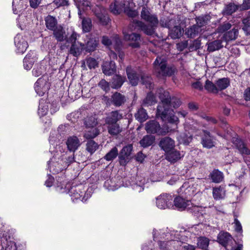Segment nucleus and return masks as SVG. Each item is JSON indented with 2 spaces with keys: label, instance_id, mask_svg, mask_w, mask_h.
I'll return each instance as SVG.
<instances>
[{
  "label": "nucleus",
  "instance_id": "f257e3e1",
  "mask_svg": "<svg viewBox=\"0 0 250 250\" xmlns=\"http://www.w3.org/2000/svg\"><path fill=\"white\" fill-rule=\"evenodd\" d=\"M153 235L154 240L158 241L161 250H178L181 242L187 241L190 236L188 230L178 231L167 229L159 231L153 230Z\"/></svg>",
  "mask_w": 250,
  "mask_h": 250
},
{
  "label": "nucleus",
  "instance_id": "f03ea898",
  "mask_svg": "<svg viewBox=\"0 0 250 250\" xmlns=\"http://www.w3.org/2000/svg\"><path fill=\"white\" fill-rule=\"evenodd\" d=\"M117 173H93L90 176L85 173H79L77 176L79 182L83 184L85 181L90 184H96L102 180H105L104 187L108 190L117 189L121 183L122 177Z\"/></svg>",
  "mask_w": 250,
  "mask_h": 250
},
{
  "label": "nucleus",
  "instance_id": "7ed1b4c3",
  "mask_svg": "<svg viewBox=\"0 0 250 250\" xmlns=\"http://www.w3.org/2000/svg\"><path fill=\"white\" fill-rule=\"evenodd\" d=\"M159 97L161 103L157 107V116L160 117L162 119L166 117L170 109V106H172L176 108L180 106L181 102L180 100L176 98H173L171 99L168 92L164 91L163 89H160L158 92Z\"/></svg>",
  "mask_w": 250,
  "mask_h": 250
},
{
  "label": "nucleus",
  "instance_id": "20e7f679",
  "mask_svg": "<svg viewBox=\"0 0 250 250\" xmlns=\"http://www.w3.org/2000/svg\"><path fill=\"white\" fill-rule=\"evenodd\" d=\"M142 18L151 24V26H148L142 21L138 20H133L132 26L134 29H138L143 31L145 33L148 35H152L154 32V27L158 23V20L156 16L152 15L146 6H143L141 14Z\"/></svg>",
  "mask_w": 250,
  "mask_h": 250
},
{
  "label": "nucleus",
  "instance_id": "39448f33",
  "mask_svg": "<svg viewBox=\"0 0 250 250\" xmlns=\"http://www.w3.org/2000/svg\"><path fill=\"white\" fill-rule=\"evenodd\" d=\"M61 147V146H58V148L60 149V152L57 150L56 154L48 162V165L50 171L66 170L69 164L74 161V157L69 156L66 158L64 154L62 153Z\"/></svg>",
  "mask_w": 250,
  "mask_h": 250
},
{
  "label": "nucleus",
  "instance_id": "423d86ee",
  "mask_svg": "<svg viewBox=\"0 0 250 250\" xmlns=\"http://www.w3.org/2000/svg\"><path fill=\"white\" fill-rule=\"evenodd\" d=\"M78 182H79V180L77 179V178L74 179L72 184L70 183H67L65 186L64 188L66 189V191L68 190L69 192L73 201L74 199H80L82 201H83V200L86 201L90 195H88L87 193H85L84 196L82 198L83 193L85 192V190L84 189L83 184L80 183L78 185H77Z\"/></svg>",
  "mask_w": 250,
  "mask_h": 250
},
{
  "label": "nucleus",
  "instance_id": "0eeeda50",
  "mask_svg": "<svg viewBox=\"0 0 250 250\" xmlns=\"http://www.w3.org/2000/svg\"><path fill=\"white\" fill-rule=\"evenodd\" d=\"M155 71L158 77L170 76L176 71L174 66H167L166 61L164 57H157L154 62Z\"/></svg>",
  "mask_w": 250,
  "mask_h": 250
},
{
  "label": "nucleus",
  "instance_id": "6e6552de",
  "mask_svg": "<svg viewBox=\"0 0 250 250\" xmlns=\"http://www.w3.org/2000/svg\"><path fill=\"white\" fill-rule=\"evenodd\" d=\"M174 204L177 208L182 210L192 208L193 213L197 217L200 218L203 214L202 212L203 210L202 208L197 206L192 207L190 200L188 199H186L183 197H176L174 200Z\"/></svg>",
  "mask_w": 250,
  "mask_h": 250
},
{
  "label": "nucleus",
  "instance_id": "1a4fd4ad",
  "mask_svg": "<svg viewBox=\"0 0 250 250\" xmlns=\"http://www.w3.org/2000/svg\"><path fill=\"white\" fill-rule=\"evenodd\" d=\"M126 71L128 79L130 83L132 85H136L140 81L139 77H141V82L145 85L146 88L151 89L152 87L151 79L143 74H137L134 70H132L130 67H127Z\"/></svg>",
  "mask_w": 250,
  "mask_h": 250
},
{
  "label": "nucleus",
  "instance_id": "9d476101",
  "mask_svg": "<svg viewBox=\"0 0 250 250\" xmlns=\"http://www.w3.org/2000/svg\"><path fill=\"white\" fill-rule=\"evenodd\" d=\"M218 241L226 250H243V245L238 244L232 236L227 232H221L218 234Z\"/></svg>",
  "mask_w": 250,
  "mask_h": 250
},
{
  "label": "nucleus",
  "instance_id": "9b49d317",
  "mask_svg": "<svg viewBox=\"0 0 250 250\" xmlns=\"http://www.w3.org/2000/svg\"><path fill=\"white\" fill-rule=\"evenodd\" d=\"M145 173H133L131 174L130 181H129L132 188L136 192L142 191L144 188V186L148 179H146Z\"/></svg>",
  "mask_w": 250,
  "mask_h": 250
},
{
  "label": "nucleus",
  "instance_id": "f8f14e48",
  "mask_svg": "<svg viewBox=\"0 0 250 250\" xmlns=\"http://www.w3.org/2000/svg\"><path fill=\"white\" fill-rule=\"evenodd\" d=\"M145 129L148 133L165 135L172 131L167 126L161 127L159 123L155 120H151L146 124Z\"/></svg>",
  "mask_w": 250,
  "mask_h": 250
},
{
  "label": "nucleus",
  "instance_id": "ddd939ff",
  "mask_svg": "<svg viewBox=\"0 0 250 250\" xmlns=\"http://www.w3.org/2000/svg\"><path fill=\"white\" fill-rule=\"evenodd\" d=\"M173 198L171 195L167 193L161 194L156 198V205L160 209H166L173 207Z\"/></svg>",
  "mask_w": 250,
  "mask_h": 250
},
{
  "label": "nucleus",
  "instance_id": "4468645a",
  "mask_svg": "<svg viewBox=\"0 0 250 250\" xmlns=\"http://www.w3.org/2000/svg\"><path fill=\"white\" fill-rule=\"evenodd\" d=\"M123 33L124 35V40L129 42V46L133 48H137L139 47L141 39L139 34L135 33L130 34L126 30H124Z\"/></svg>",
  "mask_w": 250,
  "mask_h": 250
},
{
  "label": "nucleus",
  "instance_id": "2eb2a0df",
  "mask_svg": "<svg viewBox=\"0 0 250 250\" xmlns=\"http://www.w3.org/2000/svg\"><path fill=\"white\" fill-rule=\"evenodd\" d=\"M50 83L44 77L38 79L35 83L34 88L38 95L43 96L49 89Z\"/></svg>",
  "mask_w": 250,
  "mask_h": 250
},
{
  "label": "nucleus",
  "instance_id": "dca6fc26",
  "mask_svg": "<svg viewBox=\"0 0 250 250\" xmlns=\"http://www.w3.org/2000/svg\"><path fill=\"white\" fill-rule=\"evenodd\" d=\"M104 101L106 104H113L115 106H120L123 104L126 101V98L125 96L119 92L114 93L110 99L104 97Z\"/></svg>",
  "mask_w": 250,
  "mask_h": 250
},
{
  "label": "nucleus",
  "instance_id": "f3484780",
  "mask_svg": "<svg viewBox=\"0 0 250 250\" xmlns=\"http://www.w3.org/2000/svg\"><path fill=\"white\" fill-rule=\"evenodd\" d=\"M193 185L190 186L188 182H185L179 189V192L187 199L190 198L198 192Z\"/></svg>",
  "mask_w": 250,
  "mask_h": 250
},
{
  "label": "nucleus",
  "instance_id": "a211bd4d",
  "mask_svg": "<svg viewBox=\"0 0 250 250\" xmlns=\"http://www.w3.org/2000/svg\"><path fill=\"white\" fill-rule=\"evenodd\" d=\"M95 15L99 22L103 25H106L109 21L105 9L100 6H97L94 10Z\"/></svg>",
  "mask_w": 250,
  "mask_h": 250
},
{
  "label": "nucleus",
  "instance_id": "6ab92c4d",
  "mask_svg": "<svg viewBox=\"0 0 250 250\" xmlns=\"http://www.w3.org/2000/svg\"><path fill=\"white\" fill-rule=\"evenodd\" d=\"M133 146L129 144L124 146L119 154V160L121 165L125 166L128 161L129 157L131 153Z\"/></svg>",
  "mask_w": 250,
  "mask_h": 250
},
{
  "label": "nucleus",
  "instance_id": "aec40b11",
  "mask_svg": "<svg viewBox=\"0 0 250 250\" xmlns=\"http://www.w3.org/2000/svg\"><path fill=\"white\" fill-rule=\"evenodd\" d=\"M14 42L19 53H24L28 47V43L24 37L21 34H18L15 37Z\"/></svg>",
  "mask_w": 250,
  "mask_h": 250
},
{
  "label": "nucleus",
  "instance_id": "412c9836",
  "mask_svg": "<svg viewBox=\"0 0 250 250\" xmlns=\"http://www.w3.org/2000/svg\"><path fill=\"white\" fill-rule=\"evenodd\" d=\"M102 43L107 47H110L113 44V43H114V48L115 49H118L121 46L122 42L121 39L119 38V36L116 35L111 37V38H109L106 36H103L102 39Z\"/></svg>",
  "mask_w": 250,
  "mask_h": 250
},
{
  "label": "nucleus",
  "instance_id": "4be33fe9",
  "mask_svg": "<svg viewBox=\"0 0 250 250\" xmlns=\"http://www.w3.org/2000/svg\"><path fill=\"white\" fill-rule=\"evenodd\" d=\"M159 146L165 152L168 153L174 149L175 147V142L171 138L168 137H166L160 140Z\"/></svg>",
  "mask_w": 250,
  "mask_h": 250
},
{
  "label": "nucleus",
  "instance_id": "5701e85b",
  "mask_svg": "<svg viewBox=\"0 0 250 250\" xmlns=\"http://www.w3.org/2000/svg\"><path fill=\"white\" fill-rule=\"evenodd\" d=\"M214 138L208 131H204L202 136V144L204 147L210 148L214 146Z\"/></svg>",
  "mask_w": 250,
  "mask_h": 250
},
{
  "label": "nucleus",
  "instance_id": "b1692460",
  "mask_svg": "<svg viewBox=\"0 0 250 250\" xmlns=\"http://www.w3.org/2000/svg\"><path fill=\"white\" fill-rule=\"evenodd\" d=\"M37 59L36 53L34 52L30 51L29 52L23 60L24 68L26 70L30 69Z\"/></svg>",
  "mask_w": 250,
  "mask_h": 250
},
{
  "label": "nucleus",
  "instance_id": "393cba45",
  "mask_svg": "<svg viewBox=\"0 0 250 250\" xmlns=\"http://www.w3.org/2000/svg\"><path fill=\"white\" fill-rule=\"evenodd\" d=\"M122 117V114L119 113L118 111H113L107 115L104 121L106 124L117 123Z\"/></svg>",
  "mask_w": 250,
  "mask_h": 250
},
{
  "label": "nucleus",
  "instance_id": "a878e982",
  "mask_svg": "<svg viewBox=\"0 0 250 250\" xmlns=\"http://www.w3.org/2000/svg\"><path fill=\"white\" fill-rule=\"evenodd\" d=\"M66 145L69 151L74 152L80 146L81 143L76 136H72L68 138Z\"/></svg>",
  "mask_w": 250,
  "mask_h": 250
},
{
  "label": "nucleus",
  "instance_id": "bb28decb",
  "mask_svg": "<svg viewBox=\"0 0 250 250\" xmlns=\"http://www.w3.org/2000/svg\"><path fill=\"white\" fill-rule=\"evenodd\" d=\"M226 190L223 186H220L213 188L212 189V195L213 198L216 200H222L226 196Z\"/></svg>",
  "mask_w": 250,
  "mask_h": 250
},
{
  "label": "nucleus",
  "instance_id": "cd10ccee",
  "mask_svg": "<svg viewBox=\"0 0 250 250\" xmlns=\"http://www.w3.org/2000/svg\"><path fill=\"white\" fill-rule=\"evenodd\" d=\"M84 50V44L77 42V43H73L70 48L69 52L74 56H79Z\"/></svg>",
  "mask_w": 250,
  "mask_h": 250
},
{
  "label": "nucleus",
  "instance_id": "c85d7f7f",
  "mask_svg": "<svg viewBox=\"0 0 250 250\" xmlns=\"http://www.w3.org/2000/svg\"><path fill=\"white\" fill-rule=\"evenodd\" d=\"M103 73L106 75H111L116 71L115 63L113 61L106 62L104 63L102 66Z\"/></svg>",
  "mask_w": 250,
  "mask_h": 250
},
{
  "label": "nucleus",
  "instance_id": "c756f323",
  "mask_svg": "<svg viewBox=\"0 0 250 250\" xmlns=\"http://www.w3.org/2000/svg\"><path fill=\"white\" fill-rule=\"evenodd\" d=\"M76 4L79 11V16L80 18H82V12L90 8V2L87 0H78Z\"/></svg>",
  "mask_w": 250,
  "mask_h": 250
},
{
  "label": "nucleus",
  "instance_id": "7c9ffc66",
  "mask_svg": "<svg viewBox=\"0 0 250 250\" xmlns=\"http://www.w3.org/2000/svg\"><path fill=\"white\" fill-rule=\"evenodd\" d=\"M125 8V4L115 1L110 5V11L115 15L120 14Z\"/></svg>",
  "mask_w": 250,
  "mask_h": 250
},
{
  "label": "nucleus",
  "instance_id": "2f4dec72",
  "mask_svg": "<svg viewBox=\"0 0 250 250\" xmlns=\"http://www.w3.org/2000/svg\"><path fill=\"white\" fill-rule=\"evenodd\" d=\"M178 141L180 144H189L192 140V135L189 133H182L177 137Z\"/></svg>",
  "mask_w": 250,
  "mask_h": 250
},
{
  "label": "nucleus",
  "instance_id": "473e14b6",
  "mask_svg": "<svg viewBox=\"0 0 250 250\" xmlns=\"http://www.w3.org/2000/svg\"><path fill=\"white\" fill-rule=\"evenodd\" d=\"M236 147L238 149L239 152L242 155L250 154V150L246 147L244 143L239 139H237L235 142Z\"/></svg>",
  "mask_w": 250,
  "mask_h": 250
},
{
  "label": "nucleus",
  "instance_id": "72a5a7b5",
  "mask_svg": "<svg viewBox=\"0 0 250 250\" xmlns=\"http://www.w3.org/2000/svg\"><path fill=\"white\" fill-rule=\"evenodd\" d=\"M98 44V41L95 38L90 39L84 45V50L86 52H90L94 51Z\"/></svg>",
  "mask_w": 250,
  "mask_h": 250
},
{
  "label": "nucleus",
  "instance_id": "f704fd0d",
  "mask_svg": "<svg viewBox=\"0 0 250 250\" xmlns=\"http://www.w3.org/2000/svg\"><path fill=\"white\" fill-rule=\"evenodd\" d=\"M183 156L184 154L181 153L179 151L177 150L173 151L172 150L168 152L167 159L171 162H175L180 160L182 157H183Z\"/></svg>",
  "mask_w": 250,
  "mask_h": 250
},
{
  "label": "nucleus",
  "instance_id": "c9c22d12",
  "mask_svg": "<svg viewBox=\"0 0 250 250\" xmlns=\"http://www.w3.org/2000/svg\"><path fill=\"white\" fill-rule=\"evenodd\" d=\"M85 131L84 137L87 139L94 138L99 134V130L96 127L87 128Z\"/></svg>",
  "mask_w": 250,
  "mask_h": 250
},
{
  "label": "nucleus",
  "instance_id": "e433bc0d",
  "mask_svg": "<svg viewBox=\"0 0 250 250\" xmlns=\"http://www.w3.org/2000/svg\"><path fill=\"white\" fill-rule=\"evenodd\" d=\"M216 87L218 92L227 88L229 85V80L227 78H223L218 79L216 82Z\"/></svg>",
  "mask_w": 250,
  "mask_h": 250
},
{
  "label": "nucleus",
  "instance_id": "4c0bfd02",
  "mask_svg": "<svg viewBox=\"0 0 250 250\" xmlns=\"http://www.w3.org/2000/svg\"><path fill=\"white\" fill-rule=\"evenodd\" d=\"M155 139V137L151 135H146L140 140V144L142 146L146 147L152 145Z\"/></svg>",
  "mask_w": 250,
  "mask_h": 250
},
{
  "label": "nucleus",
  "instance_id": "58836bf2",
  "mask_svg": "<svg viewBox=\"0 0 250 250\" xmlns=\"http://www.w3.org/2000/svg\"><path fill=\"white\" fill-rule=\"evenodd\" d=\"M48 111V104L44 100L40 101L38 114L40 116L45 115Z\"/></svg>",
  "mask_w": 250,
  "mask_h": 250
},
{
  "label": "nucleus",
  "instance_id": "ea45409f",
  "mask_svg": "<svg viewBox=\"0 0 250 250\" xmlns=\"http://www.w3.org/2000/svg\"><path fill=\"white\" fill-rule=\"evenodd\" d=\"M53 31L54 35L58 41L62 42L65 40V31L62 27H57Z\"/></svg>",
  "mask_w": 250,
  "mask_h": 250
},
{
  "label": "nucleus",
  "instance_id": "a19ab883",
  "mask_svg": "<svg viewBox=\"0 0 250 250\" xmlns=\"http://www.w3.org/2000/svg\"><path fill=\"white\" fill-rule=\"evenodd\" d=\"M239 8H240L239 5L230 3L225 6L223 13L224 15H230Z\"/></svg>",
  "mask_w": 250,
  "mask_h": 250
},
{
  "label": "nucleus",
  "instance_id": "79ce46f5",
  "mask_svg": "<svg viewBox=\"0 0 250 250\" xmlns=\"http://www.w3.org/2000/svg\"><path fill=\"white\" fill-rule=\"evenodd\" d=\"M45 21L46 27L48 29L53 31L57 27V20L54 17L48 15L46 17Z\"/></svg>",
  "mask_w": 250,
  "mask_h": 250
},
{
  "label": "nucleus",
  "instance_id": "37998d69",
  "mask_svg": "<svg viewBox=\"0 0 250 250\" xmlns=\"http://www.w3.org/2000/svg\"><path fill=\"white\" fill-rule=\"evenodd\" d=\"M107 125L108 132L111 135H117L122 131L121 128L117 123Z\"/></svg>",
  "mask_w": 250,
  "mask_h": 250
},
{
  "label": "nucleus",
  "instance_id": "c03bdc74",
  "mask_svg": "<svg viewBox=\"0 0 250 250\" xmlns=\"http://www.w3.org/2000/svg\"><path fill=\"white\" fill-rule=\"evenodd\" d=\"M125 78L119 75H115L113 77L111 87L113 88H118L120 87L125 81Z\"/></svg>",
  "mask_w": 250,
  "mask_h": 250
},
{
  "label": "nucleus",
  "instance_id": "a18cd8bd",
  "mask_svg": "<svg viewBox=\"0 0 250 250\" xmlns=\"http://www.w3.org/2000/svg\"><path fill=\"white\" fill-rule=\"evenodd\" d=\"M183 30L179 25L175 26L169 32V35L173 39L179 38L182 35Z\"/></svg>",
  "mask_w": 250,
  "mask_h": 250
},
{
  "label": "nucleus",
  "instance_id": "49530a36",
  "mask_svg": "<svg viewBox=\"0 0 250 250\" xmlns=\"http://www.w3.org/2000/svg\"><path fill=\"white\" fill-rule=\"evenodd\" d=\"M208 50L209 52H213L218 50L222 47V41L221 40H216L207 43Z\"/></svg>",
  "mask_w": 250,
  "mask_h": 250
},
{
  "label": "nucleus",
  "instance_id": "de8ad7c7",
  "mask_svg": "<svg viewBox=\"0 0 250 250\" xmlns=\"http://www.w3.org/2000/svg\"><path fill=\"white\" fill-rule=\"evenodd\" d=\"M99 146L97 143L90 140L88 141L86 144V150L92 154L98 149Z\"/></svg>",
  "mask_w": 250,
  "mask_h": 250
},
{
  "label": "nucleus",
  "instance_id": "09e8293b",
  "mask_svg": "<svg viewBox=\"0 0 250 250\" xmlns=\"http://www.w3.org/2000/svg\"><path fill=\"white\" fill-rule=\"evenodd\" d=\"M135 118L140 122H144L148 118L147 114L144 108H140L135 115Z\"/></svg>",
  "mask_w": 250,
  "mask_h": 250
},
{
  "label": "nucleus",
  "instance_id": "8fccbe9b",
  "mask_svg": "<svg viewBox=\"0 0 250 250\" xmlns=\"http://www.w3.org/2000/svg\"><path fill=\"white\" fill-rule=\"evenodd\" d=\"M82 25L83 30L84 32H89L92 28V21L91 19L89 18H82Z\"/></svg>",
  "mask_w": 250,
  "mask_h": 250
},
{
  "label": "nucleus",
  "instance_id": "3c124183",
  "mask_svg": "<svg viewBox=\"0 0 250 250\" xmlns=\"http://www.w3.org/2000/svg\"><path fill=\"white\" fill-rule=\"evenodd\" d=\"M202 29L194 25L188 28L186 31V34L189 38L195 37L199 33L201 32Z\"/></svg>",
  "mask_w": 250,
  "mask_h": 250
},
{
  "label": "nucleus",
  "instance_id": "603ef678",
  "mask_svg": "<svg viewBox=\"0 0 250 250\" xmlns=\"http://www.w3.org/2000/svg\"><path fill=\"white\" fill-rule=\"evenodd\" d=\"M119 154L118 150L116 147L112 148L104 157V159L107 161H112Z\"/></svg>",
  "mask_w": 250,
  "mask_h": 250
},
{
  "label": "nucleus",
  "instance_id": "864d4df0",
  "mask_svg": "<svg viewBox=\"0 0 250 250\" xmlns=\"http://www.w3.org/2000/svg\"><path fill=\"white\" fill-rule=\"evenodd\" d=\"M209 240L205 237H199L197 241V247L201 249L206 250L208 246Z\"/></svg>",
  "mask_w": 250,
  "mask_h": 250
},
{
  "label": "nucleus",
  "instance_id": "5fc2aeb1",
  "mask_svg": "<svg viewBox=\"0 0 250 250\" xmlns=\"http://www.w3.org/2000/svg\"><path fill=\"white\" fill-rule=\"evenodd\" d=\"M156 102V101L155 97L151 92H150L147 95L146 98L144 100L143 105L144 106L151 105L155 104Z\"/></svg>",
  "mask_w": 250,
  "mask_h": 250
},
{
  "label": "nucleus",
  "instance_id": "6e6d98bb",
  "mask_svg": "<svg viewBox=\"0 0 250 250\" xmlns=\"http://www.w3.org/2000/svg\"><path fill=\"white\" fill-rule=\"evenodd\" d=\"M2 244H1V248L0 247V250H16V246L14 242L9 241L8 242L7 239H5L6 243L5 244L4 240Z\"/></svg>",
  "mask_w": 250,
  "mask_h": 250
},
{
  "label": "nucleus",
  "instance_id": "4d7b16f0",
  "mask_svg": "<svg viewBox=\"0 0 250 250\" xmlns=\"http://www.w3.org/2000/svg\"><path fill=\"white\" fill-rule=\"evenodd\" d=\"M205 89L209 92L213 93H217L218 90L216 87V83H213L212 82L207 80L205 85Z\"/></svg>",
  "mask_w": 250,
  "mask_h": 250
},
{
  "label": "nucleus",
  "instance_id": "13d9d810",
  "mask_svg": "<svg viewBox=\"0 0 250 250\" xmlns=\"http://www.w3.org/2000/svg\"><path fill=\"white\" fill-rule=\"evenodd\" d=\"M84 123L86 128H90L91 127H96L98 122L95 117L90 116L85 119Z\"/></svg>",
  "mask_w": 250,
  "mask_h": 250
},
{
  "label": "nucleus",
  "instance_id": "bf43d9fd",
  "mask_svg": "<svg viewBox=\"0 0 250 250\" xmlns=\"http://www.w3.org/2000/svg\"><path fill=\"white\" fill-rule=\"evenodd\" d=\"M165 173H151L149 179L151 182H160L165 177Z\"/></svg>",
  "mask_w": 250,
  "mask_h": 250
},
{
  "label": "nucleus",
  "instance_id": "052dcab7",
  "mask_svg": "<svg viewBox=\"0 0 250 250\" xmlns=\"http://www.w3.org/2000/svg\"><path fill=\"white\" fill-rule=\"evenodd\" d=\"M238 34L237 29L233 28L231 31L226 33L225 35V38L228 40H233L236 39Z\"/></svg>",
  "mask_w": 250,
  "mask_h": 250
},
{
  "label": "nucleus",
  "instance_id": "680f3d73",
  "mask_svg": "<svg viewBox=\"0 0 250 250\" xmlns=\"http://www.w3.org/2000/svg\"><path fill=\"white\" fill-rule=\"evenodd\" d=\"M242 23L243 24V30L246 35H250V17L244 19Z\"/></svg>",
  "mask_w": 250,
  "mask_h": 250
},
{
  "label": "nucleus",
  "instance_id": "e2e57ef3",
  "mask_svg": "<svg viewBox=\"0 0 250 250\" xmlns=\"http://www.w3.org/2000/svg\"><path fill=\"white\" fill-rule=\"evenodd\" d=\"M209 177L213 182L216 183L221 182L224 178L222 173H210Z\"/></svg>",
  "mask_w": 250,
  "mask_h": 250
},
{
  "label": "nucleus",
  "instance_id": "0e129e2a",
  "mask_svg": "<svg viewBox=\"0 0 250 250\" xmlns=\"http://www.w3.org/2000/svg\"><path fill=\"white\" fill-rule=\"evenodd\" d=\"M79 37V35L75 31H73L70 36L67 37H66L65 41L67 42L72 44L77 42L76 41Z\"/></svg>",
  "mask_w": 250,
  "mask_h": 250
},
{
  "label": "nucleus",
  "instance_id": "69168bd1",
  "mask_svg": "<svg viewBox=\"0 0 250 250\" xmlns=\"http://www.w3.org/2000/svg\"><path fill=\"white\" fill-rule=\"evenodd\" d=\"M170 113L171 110H169V112H168V114L166 116V117L162 120H164L167 119L168 122L170 123L175 124L176 125L178 124L179 122L178 118L174 115H170Z\"/></svg>",
  "mask_w": 250,
  "mask_h": 250
},
{
  "label": "nucleus",
  "instance_id": "338daca9",
  "mask_svg": "<svg viewBox=\"0 0 250 250\" xmlns=\"http://www.w3.org/2000/svg\"><path fill=\"white\" fill-rule=\"evenodd\" d=\"M207 23L208 18L207 17H198L196 19V24L195 25L202 29V27L206 25Z\"/></svg>",
  "mask_w": 250,
  "mask_h": 250
},
{
  "label": "nucleus",
  "instance_id": "774afa93",
  "mask_svg": "<svg viewBox=\"0 0 250 250\" xmlns=\"http://www.w3.org/2000/svg\"><path fill=\"white\" fill-rule=\"evenodd\" d=\"M86 65L90 69L95 68L98 65L97 61L92 58H89L85 60Z\"/></svg>",
  "mask_w": 250,
  "mask_h": 250
}]
</instances>
